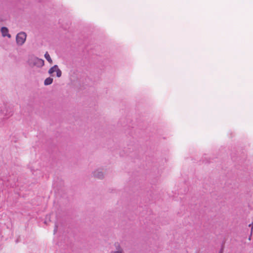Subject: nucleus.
<instances>
[{"mask_svg":"<svg viewBox=\"0 0 253 253\" xmlns=\"http://www.w3.org/2000/svg\"><path fill=\"white\" fill-rule=\"evenodd\" d=\"M115 250L112 251L110 253H124L123 249L119 243H115L114 244Z\"/></svg>","mask_w":253,"mask_h":253,"instance_id":"20e7f679","label":"nucleus"},{"mask_svg":"<svg viewBox=\"0 0 253 253\" xmlns=\"http://www.w3.org/2000/svg\"><path fill=\"white\" fill-rule=\"evenodd\" d=\"M58 229V225L57 224L55 225L54 229V234H55V233L57 232Z\"/></svg>","mask_w":253,"mask_h":253,"instance_id":"9d476101","label":"nucleus"},{"mask_svg":"<svg viewBox=\"0 0 253 253\" xmlns=\"http://www.w3.org/2000/svg\"><path fill=\"white\" fill-rule=\"evenodd\" d=\"M44 57L45 59L47 60V61L50 63H52V60L51 59L49 54H48V52H46L44 54Z\"/></svg>","mask_w":253,"mask_h":253,"instance_id":"6e6552de","label":"nucleus"},{"mask_svg":"<svg viewBox=\"0 0 253 253\" xmlns=\"http://www.w3.org/2000/svg\"><path fill=\"white\" fill-rule=\"evenodd\" d=\"M249 226L251 228V235L252 234L253 230V222L250 224L249 225Z\"/></svg>","mask_w":253,"mask_h":253,"instance_id":"1a4fd4ad","label":"nucleus"},{"mask_svg":"<svg viewBox=\"0 0 253 253\" xmlns=\"http://www.w3.org/2000/svg\"><path fill=\"white\" fill-rule=\"evenodd\" d=\"M219 253H222V251H221L219 252Z\"/></svg>","mask_w":253,"mask_h":253,"instance_id":"9b49d317","label":"nucleus"},{"mask_svg":"<svg viewBox=\"0 0 253 253\" xmlns=\"http://www.w3.org/2000/svg\"><path fill=\"white\" fill-rule=\"evenodd\" d=\"M27 35L25 32H21L18 33L16 37L17 44L19 45H23L26 39Z\"/></svg>","mask_w":253,"mask_h":253,"instance_id":"f257e3e1","label":"nucleus"},{"mask_svg":"<svg viewBox=\"0 0 253 253\" xmlns=\"http://www.w3.org/2000/svg\"><path fill=\"white\" fill-rule=\"evenodd\" d=\"M52 82H53V79L50 77H48L44 80V84L45 85H50L52 83Z\"/></svg>","mask_w":253,"mask_h":253,"instance_id":"0eeeda50","label":"nucleus"},{"mask_svg":"<svg viewBox=\"0 0 253 253\" xmlns=\"http://www.w3.org/2000/svg\"><path fill=\"white\" fill-rule=\"evenodd\" d=\"M54 72H56V76L60 78L62 75V72L58 68V66L55 65L50 68L48 70V74L50 75L52 74Z\"/></svg>","mask_w":253,"mask_h":253,"instance_id":"7ed1b4c3","label":"nucleus"},{"mask_svg":"<svg viewBox=\"0 0 253 253\" xmlns=\"http://www.w3.org/2000/svg\"><path fill=\"white\" fill-rule=\"evenodd\" d=\"M1 32L3 37L7 36L9 38L11 37V35L8 34V30L6 27H3L1 28Z\"/></svg>","mask_w":253,"mask_h":253,"instance_id":"423d86ee","label":"nucleus"},{"mask_svg":"<svg viewBox=\"0 0 253 253\" xmlns=\"http://www.w3.org/2000/svg\"><path fill=\"white\" fill-rule=\"evenodd\" d=\"M92 174L95 178H97L98 179H102L104 177V174L102 172V171L98 169L94 171Z\"/></svg>","mask_w":253,"mask_h":253,"instance_id":"39448f33","label":"nucleus"},{"mask_svg":"<svg viewBox=\"0 0 253 253\" xmlns=\"http://www.w3.org/2000/svg\"><path fill=\"white\" fill-rule=\"evenodd\" d=\"M31 63L38 67H42L44 65V61L37 57H33L31 59Z\"/></svg>","mask_w":253,"mask_h":253,"instance_id":"f03ea898","label":"nucleus"}]
</instances>
